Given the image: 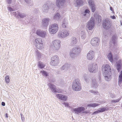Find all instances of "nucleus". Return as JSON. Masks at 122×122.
Returning <instances> with one entry per match:
<instances>
[{
	"mask_svg": "<svg viewBox=\"0 0 122 122\" xmlns=\"http://www.w3.org/2000/svg\"><path fill=\"white\" fill-rule=\"evenodd\" d=\"M36 55L38 59L41 58L42 57V55L41 53L37 51H36Z\"/></svg>",
	"mask_w": 122,
	"mask_h": 122,
	"instance_id": "nucleus-42",
	"label": "nucleus"
},
{
	"mask_svg": "<svg viewBox=\"0 0 122 122\" xmlns=\"http://www.w3.org/2000/svg\"><path fill=\"white\" fill-rule=\"evenodd\" d=\"M110 9L111 11H113V8L112 7H110Z\"/></svg>",
	"mask_w": 122,
	"mask_h": 122,
	"instance_id": "nucleus-55",
	"label": "nucleus"
},
{
	"mask_svg": "<svg viewBox=\"0 0 122 122\" xmlns=\"http://www.w3.org/2000/svg\"><path fill=\"white\" fill-rule=\"evenodd\" d=\"M81 49L80 47L77 46L76 47L73 48L72 51L77 55L78 56L81 53Z\"/></svg>",
	"mask_w": 122,
	"mask_h": 122,
	"instance_id": "nucleus-18",
	"label": "nucleus"
},
{
	"mask_svg": "<svg viewBox=\"0 0 122 122\" xmlns=\"http://www.w3.org/2000/svg\"><path fill=\"white\" fill-rule=\"evenodd\" d=\"M104 76L106 80L107 81H109L111 79V76L109 73H106L104 74L103 73Z\"/></svg>",
	"mask_w": 122,
	"mask_h": 122,
	"instance_id": "nucleus-26",
	"label": "nucleus"
},
{
	"mask_svg": "<svg viewBox=\"0 0 122 122\" xmlns=\"http://www.w3.org/2000/svg\"><path fill=\"white\" fill-rule=\"evenodd\" d=\"M50 19L48 18H44L42 20V23L43 26L47 27L49 24Z\"/></svg>",
	"mask_w": 122,
	"mask_h": 122,
	"instance_id": "nucleus-21",
	"label": "nucleus"
},
{
	"mask_svg": "<svg viewBox=\"0 0 122 122\" xmlns=\"http://www.w3.org/2000/svg\"><path fill=\"white\" fill-rule=\"evenodd\" d=\"M21 116H22V114H21Z\"/></svg>",
	"mask_w": 122,
	"mask_h": 122,
	"instance_id": "nucleus-58",
	"label": "nucleus"
},
{
	"mask_svg": "<svg viewBox=\"0 0 122 122\" xmlns=\"http://www.w3.org/2000/svg\"><path fill=\"white\" fill-rule=\"evenodd\" d=\"M35 41L36 43V46L37 48L40 49L43 48L42 41L41 39L37 38L35 39Z\"/></svg>",
	"mask_w": 122,
	"mask_h": 122,
	"instance_id": "nucleus-11",
	"label": "nucleus"
},
{
	"mask_svg": "<svg viewBox=\"0 0 122 122\" xmlns=\"http://www.w3.org/2000/svg\"><path fill=\"white\" fill-rule=\"evenodd\" d=\"M5 117H7V118L8 117V114L7 113H6L5 114Z\"/></svg>",
	"mask_w": 122,
	"mask_h": 122,
	"instance_id": "nucleus-56",
	"label": "nucleus"
},
{
	"mask_svg": "<svg viewBox=\"0 0 122 122\" xmlns=\"http://www.w3.org/2000/svg\"><path fill=\"white\" fill-rule=\"evenodd\" d=\"M100 41V39L99 38L95 37L91 39V43L93 46H96L99 45Z\"/></svg>",
	"mask_w": 122,
	"mask_h": 122,
	"instance_id": "nucleus-12",
	"label": "nucleus"
},
{
	"mask_svg": "<svg viewBox=\"0 0 122 122\" xmlns=\"http://www.w3.org/2000/svg\"><path fill=\"white\" fill-rule=\"evenodd\" d=\"M70 65L68 64H65L61 67V70H67L70 68Z\"/></svg>",
	"mask_w": 122,
	"mask_h": 122,
	"instance_id": "nucleus-29",
	"label": "nucleus"
},
{
	"mask_svg": "<svg viewBox=\"0 0 122 122\" xmlns=\"http://www.w3.org/2000/svg\"><path fill=\"white\" fill-rule=\"evenodd\" d=\"M65 0H56V5L58 7L63 6L64 5Z\"/></svg>",
	"mask_w": 122,
	"mask_h": 122,
	"instance_id": "nucleus-22",
	"label": "nucleus"
},
{
	"mask_svg": "<svg viewBox=\"0 0 122 122\" xmlns=\"http://www.w3.org/2000/svg\"><path fill=\"white\" fill-rule=\"evenodd\" d=\"M102 66V71L103 73L106 74V73H109V72L111 71V68L110 66L108 64H106L103 68Z\"/></svg>",
	"mask_w": 122,
	"mask_h": 122,
	"instance_id": "nucleus-13",
	"label": "nucleus"
},
{
	"mask_svg": "<svg viewBox=\"0 0 122 122\" xmlns=\"http://www.w3.org/2000/svg\"><path fill=\"white\" fill-rule=\"evenodd\" d=\"M76 3L78 6L81 5L83 3V2L82 0H76Z\"/></svg>",
	"mask_w": 122,
	"mask_h": 122,
	"instance_id": "nucleus-32",
	"label": "nucleus"
},
{
	"mask_svg": "<svg viewBox=\"0 0 122 122\" xmlns=\"http://www.w3.org/2000/svg\"><path fill=\"white\" fill-rule=\"evenodd\" d=\"M25 2L30 6L33 5V2L32 0H24Z\"/></svg>",
	"mask_w": 122,
	"mask_h": 122,
	"instance_id": "nucleus-33",
	"label": "nucleus"
},
{
	"mask_svg": "<svg viewBox=\"0 0 122 122\" xmlns=\"http://www.w3.org/2000/svg\"><path fill=\"white\" fill-rule=\"evenodd\" d=\"M95 24L94 20L91 18L86 25L87 28L90 30H92L94 27Z\"/></svg>",
	"mask_w": 122,
	"mask_h": 122,
	"instance_id": "nucleus-10",
	"label": "nucleus"
},
{
	"mask_svg": "<svg viewBox=\"0 0 122 122\" xmlns=\"http://www.w3.org/2000/svg\"><path fill=\"white\" fill-rule=\"evenodd\" d=\"M90 11L89 10L87 9H86L84 11V13L85 14H84V16H86V14L87 13L89 14L90 12Z\"/></svg>",
	"mask_w": 122,
	"mask_h": 122,
	"instance_id": "nucleus-47",
	"label": "nucleus"
},
{
	"mask_svg": "<svg viewBox=\"0 0 122 122\" xmlns=\"http://www.w3.org/2000/svg\"><path fill=\"white\" fill-rule=\"evenodd\" d=\"M41 73H42V75L46 76H48L49 73H48L47 72L44 71H41L40 72Z\"/></svg>",
	"mask_w": 122,
	"mask_h": 122,
	"instance_id": "nucleus-41",
	"label": "nucleus"
},
{
	"mask_svg": "<svg viewBox=\"0 0 122 122\" xmlns=\"http://www.w3.org/2000/svg\"><path fill=\"white\" fill-rule=\"evenodd\" d=\"M107 109L105 107H103L100 109V113H102L106 111Z\"/></svg>",
	"mask_w": 122,
	"mask_h": 122,
	"instance_id": "nucleus-46",
	"label": "nucleus"
},
{
	"mask_svg": "<svg viewBox=\"0 0 122 122\" xmlns=\"http://www.w3.org/2000/svg\"><path fill=\"white\" fill-rule=\"evenodd\" d=\"M100 105L99 103H91L87 105V107H95Z\"/></svg>",
	"mask_w": 122,
	"mask_h": 122,
	"instance_id": "nucleus-30",
	"label": "nucleus"
},
{
	"mask_svg": "<svg viewBox=\"0 0 122 122\" xmlns=\"http://www.w3.org/2000/svg\"><path fill=\"white\" fill-rule=\"evenodd\" d=\"M51 60V61L50 62V64L52 66H56L59 63V57L57 55H55L52 56Z\"/></svg>",
	"mask_w": 122,
	"mask_h": 122,
	"instance_id": "nucleus-8",
	"label": "nucleus"
},
{
	"mask_svg": "<svg viewBox=\"0 0 122 122\" xmlns=\"http://www.w3.org/2000/svg\"><path fill=\"white\" fill-rule=\"evenodd\" d=\"M49 4L48 3H46L44 4L42 7L43 12L44 13L48 12L49 9Z\"/></svg>",
	"mask_w": 122,
	"mask_h": 122,
	"instance_id": "nucleus-20",
	"label": "nucleus"
},
{
	"mask_svg": "<svg viewBox=\"0 0 122 122\" xmlns=\"http://www.w3.org/2000/svg\"><path fill=\"white\" fill-rule=\"evenodd\" d=\"M21 119L22 121H23V120H24L25 119V118L23 117V116H21Z\"/></svg>",
	"mask_w": 122,
	"mask_h": 122,
	"instance_id": "nucleus-54",
	"label": "nucleus"
},
{
	"mask_svg": "<svg viewBox=\"0 0 122 122\" xmlns=\"http://www.w3.org/2000/svg\"><path fill=\"white\" fill-rule=\"evenodd\" d=\"M67 24V22L65 20H64L62 23V27L64 28H66V25Z\"/></svg>",
	"mask_w": 122,
	"mask_h": 122,
	"instance_id": "nucleus-40",
	"label": "nucleus"
},
{
	"mask_svg": "<svg viewBox=\"0 0 122 122\" xmlns=\"http://www.w3.org/2000/svg\"><path fill=\"white\" fill-rule=\"evenodd\" d=\"M18 15L19 16L20 18H24L26 16V15L24 13H21L19 12L18 13Z\"/></svg>",
	"mask_w": 122,
	"mask_h": 122,
	"instance_id": "nucleus-36",
	"label": "nucleus"
},
{
	"mask_svg": "<svg viewBox=\"0 0 122 122\" xmlns=\"http://www.w3.org/2000/svg\"><path fill=\"white\" fill-rule=\"evenodd\" d=\"M5 82L7 83H9L10 81L9 79V76H6L5 78Z\"/></svg>",
	"mask_w": 122,
	"mask_h": 122,
	"instance_id": "nucleus-43",
	"label": "nucleus"
},
{
	"mask_svg": "<svg viewBox=\"0 0 122 122\" xmlns=\"http://www.w3.org/2000/svg\"><path fill=\"white\" fill-rule=\"evenodd\" d=\"M35 10H37V9H35Z\"/></svg>",
	"mask_w": 122,
	"mask_h": 122,
	"instance_id": "nucleus-60",
	"label": "nucleus"
},
{
	"mask_svg": "<svg viewBox=\"0 0 122 122\" xmlns=\"http://www.w3.org/2000/svg\"><path fill=\"white\" fill-rule=\"evenodd\" d=\"M118 85L120 86L122 82V70L119 73V75L118 78Z\"/></svg>",
	"mask_w": 122,
	"mask_h": 122,
	"instance_id": "nucleus-27",
	"label": "nucleus"
},
{
	"mask_svg": "<svg viewBox=\"0 0 122 122\" xmlns=\"http://www.w3.org/2000/svg\"><path fill=\"white\" fill-rule=\"evenodd\" d=\"M14 1H15V0H5L6 3L8 4L7 6H10V5H12Z\"/></svg>",
	"mask_w": 122,
	"mask_h": 122,
	"instance_id": "nucleus-34",
	"label": "nucleus"
},
{
	"mask_svg": "<svg viewBox=\"0 0 122 122\" xmlns=\"http://www.w3.org/2000/svg\"><path fill=\"white\" fill-rule=\"evenodd\" d=\"M121 25H122V22H121Z\"/></svg>",
	"mask_w": 122,
	"mask_h": 122,
	"instance_id": "nucleus-57",
	"label": "nucleus"
},
{
	"mask_svg": "<svg viewBox=\"0 0 122 122\" xmlns=\"http://www.w3.org/2000/svg\"><path fill=\"white\" fill-rule=\"evenodd\" d=\"M60 16V14L58 13H57L54 16V19L56 20H59Z\"/></svg>",
	"mask_w": 122,
	"mask_h": 122,
	"instance_id": "nucleus-35",
	"label": "nucleus"
},
{
	"mask_svg": "<svg viewBox=\"0 0 122 122\" xmlns=\"http://www.w3.org/2000/svg\"><path fill=\"white\" fill-rule=\"evenodd\" d=\"M69 31L68 30L64 29L61 31H59L58 36L60 38H64L68 36L69 35Z\"/></svg>",
	"mask_w": 122,
	"mask_h": 122,
	"instance_id": "nucleus-7",
	"label": "nucleus"
},
{
	"mask_svg": "<svg viewBox=\"0 0 122 122\" xmlns=\"http://www.w3.org/2000/svg\"><path fill=\"white\" fill-rule=\"evenodd\" d=\"M45 65L41 62H39L38 64V66L40 69L43 68L45 66Z\"/></svg>",
	"mask_w": 122,
	"mask_h": 122,
	"instance_id": "nucleus-38",
	"label": "nucleus"
},
{
	"mask_svg": "<svg viewBox=\"0 0 122 122\" xmlns=\"http://www.w3.org/2000/svg\"><path fill=\"white\" fill-rule=\"evenodd\" d=\"M121 107H122V103L121 104Z\"/></svg>",
	"mask_w": 122,
	"mask_h": 122,
	"instance_id": "nucleus-59",
	"label": "nucleus"
},
{
	"mask_svg": "<svg viewBox=\"0 0 122 122\" xmlns=\"http://www.w3.org/2000/svg\"><path fill=\"white\" fill-rule=\"evenodd\" d=\"M110 97L112 98H114L115 97V95L114 94H112V93L110 94Z\"/></svg>",
	"mask_w": 122,
	"mask_h": 122,
	"instance_id": "nucleus-51",
	"label": "nucleus"
},
{
	"mask_svg": "<svg viewBox=\"0 0 122 122\" xmlns=\"http://www.w3.org/2000/svg\"><path fill=\"white\" fill-rule=\"evenodd\" d=\"M99 113H100V110H97L96 111H95L92 114L93 115L95 114H98Z\"/></svg>",
	"mask_w": 122,
	"mask_h": 122,
	"instance_id": "nucleus-49",
	"label": "nucleus"
},
{
	"mask_svg": "<svg viewBox=\"0 0 122 122\" xmlns=\"http://www.w3.org/2000/svg\"><path fill=\"white\" fill-rule=\"evenodd\" d=\"M81 38L82 39H84L86 38V35L84 31H82L81 33Z\"/></svg>",
	"mask_w": 122,
	"mask_h": 122,
	"instance_id": "nucleus-37",
	"label": "nucleus"
},
{
	"mask_svg": "<svg viewBox=\"0 0 122 122\" xmlns=\"http://www.w3.org/2000/svg\"><path fill=\"white\" fill-rule=\"evenodd\" d=\"M102 25L103 28L106 30H108L111 27L112 25L111 20L107 18L103 20Z\"/></svg>",
	"mask_w": 122,
	"mask_h": 122,
	"instance_id": "nucleus-3",
	"label": "nucleus"
},
{
	"mask_svg": "<svg viewBox=\"0 0 122 122\" xmlns=\"http://www.w3.org/2000/svg\"><path fill=\"white\" fill-rule=\"evenodd\" d=\"M98 86V84L97 81L95 79L92 80V87L94 89H96Z\"/></svg>",
	"mask_w": 122,
	"mask_h": 122,
	"instance_id": "nucleus-25",
	"label": "nucleus"
},
{
	"mask_svg": "<svg viewBox=\"0 0 122 122\" xmlns=\"http://www.w3.org/2000/svg\"><path fill=\"white\" fill-rule=\"evenodd\" d=\"M107 57L108 60L111 62L113 63L114 62V59L113 57V55L112 53L110 52L107 56Z\"/></svg>",
	"mask_w": 122,
	"mask_h": 122,
	"instance_id": "nucleus-24",
	"label": "nucleus"
},
{
	"mask_svg": "<svg viewBox=\"0 0 122 122\" xmlns=\"http://www.w3.org/2000/svg\"><path fill=\"white\" fill-rule=\"evenodd\" d=\"M73 89L75 91H79L81 89V87L80 80L78 79H75L72 85Z\"/></svg>",
	"mask_w": 122,
	"mask_h": 122,
	"instance_id": "nucleus-2",
	"label": "nucleus"
},
{
	"mask_svg": "<svg viewBox=\"0 0 122 122\" xmlns=\"http://www.w3.org/2000/svg\"><path fill=\"white\" fill-rule=\"evenodd\" d=\"M83 77L85 81L86 82H88V79L89 76H88L86 74H84L83 76Z\"/></svg>",
	"mask_w": 122,
	"mask_h": 122,
	"instance_id": "nucleus-39",
	"label": "nucleus"
},
{
	"mask_svg": "<svg viewBox=\"0 0 122 122\" xmlns=\"http://www.w3.org/2000/svg\"><path fill=\"white\" fill-rule=\"evenodd\" d=\"M117 36L115 34L112 37L111 39L110 40V44L111 47H114L116 46L117 42Z\"/></svg>",
	"mask_w": 122,
	"mask_h": 122,
	"instance_id": "nucleus-6",
	"label": "nucleus"
},
{
	"mask_svg": "<svg viewBox=\"0 0 122 122\" xmlns=\"http://www.w3.org/2000/svg\"><path fill=\"white\" fill-rule=\"evenodd\" d=\"M110 18L112 19H115L116 18V17L114 16L113 15V16H112L111 15L110 16Z\"/></svg>",
	"mask_w": 122,
	"mask_h": 122,
	"instance_id": "nucleus-52",
	"label": "nucleus"
},
{
	"mask_svg": "<svg viewBox=\"0 0 122 122\" xmlns=\"http://www.w3.org/2000/svg\"><path fill=\"white\" fill-rule=\"evenodd\" d=\"M56 96L57 98L61 101H65L67 98L66 96L60 94H57Z\"/></svg>",
	"mask_w": 122,
	"mask_h": 122,
	"instance_id": "nucleus-16",
	"label": "nucleus"
},
{
	"mask_svg": "<svg viewBox=\"0 0 122 122\" xmlns=\"http://www.w3.org/2000/svg\"><path fill=\"white\" fill-rule=\"evenodd\" d=\"M69 54L70 57L73 59H75L76 56H77L72 50L70 51Z\"/></svg>",
	"mask_w": 122,
	"mask_h": 122,
	"instance_id": "nucleus-31",
	"label": "nucleus"
},
{
	"mask_svg": "<svg viewBox=\"0 0 122 122\" xmlns=\"http://www.w3.org/2000/svg\"><path fill=\"white\" fill-rule=\"evenodd\" d=\"M61 41L59 40H54L52 42L51 47L54 52L57 51L61 47Z\"/></svg>",
	"mask_w": 122,
	"mask_h": 122,
	"instance_id": "nucleus-1",
	"label": "nucleus"
},
{
	"mask_svg": "<svg viewBox=\"0 0 122 122\" xmlns=\"http://www.w3.org/2000/svg\"><path fill=\"white\" fill-rule=\"evenodd\" d=\"M94 52L92 50L90 51L87 54V58L89 60H92L94 57Z\"/></svg>",
	"mask_w": 122,
	"mask_h": 122,
	"instance_id": "nucleus-17",
	"label": "nucleus"
},
{
	"mask_svg": "<svg viewBox=\"0 0 122 122\" xmlns=\"http://www.w3.org/2000/svg\"><path fill=\"white\" fill-rule=\"evenodd\" d=\"M89 92L94 95H96V94H98V92L97 91H95L93 90H91L89 91Z\"/></svg>",
	"mask_w": 122,
	"mask_h": 122,
	"instance_id": "nucleus-45",
	"label": "nucleus"
},
{
	"mask_svg": "<svg viewBox=\"0 0 122 122\" xmlns=\"http://www.w3.org/2000/svg\"><path fill=\"white\" fill-rule=\"evenodd\" d=\"M77 41V40L75 37H72L71 40V46H73L76 43Z\"/></svg>",
	"mask_w": 122,
	"mask_h": 122,
	"instance_id": "nucleus-28",
	"label": "nucleus"
},
{
	"mask_svg": "<svg viewBox=\"0 0 122 122\" xmlns=\"http://www.w3.org/2000/svg\"><path fill=\"white\" fill-rule=\"evenodd\" d=\"M9 6H7V8L8 10L10 12L13 11L14 10L11 7H9Z\"/></svg>",
	"mask_w": 122,
	"mask_h": 122,
	"instance_id": "nucleus-48",
	"label": "nucleus"
},
{
	"mask_svg": "<svg viewBox=\"0 0 122 122\" xmlns=\"http://www.w3.org/2000/svg\"><path fill=\"white\" fill-rule=\"evenodd\" d=\"M2 105L3 106H5V103L4 102H2L1 103Z\"/></svg>",
	"mask_w": 122,
	"mask_h": 122,
	"instance_id": "nucleus-53",
	"label": "nucleus"
},
{
	"mask_svg": "<svg viewBox=\"0 0 122 122\" xmlns=\"http://www.w3.org/2000/svg\"><path fill=\"white\" fill-rule=\"evenodd\" d=\"M48 85L51 91L53 92H58L57 90L56 86L52 84L49 83Z\"/></svg>",
	"mask_w": 122,
	"mask_h": 122,
	"instance_id": "nucleus-19",
	"label": "nucleus"
},
{
	"mask_svg": "<svg viewBox=\"0 0 122 122\" xmlns=\"http://www.w3.org/2000/svg\"><path fill=\"white\" fill-rule=\"evenodd\" d=\"M122 67V63L121 60L118 61L117 63L116 68L118 72H119Z\"/></svg>",
	"mask_w": 122,
	"mask_h": 122,
	"instance_id": "nucleus-23",
	"label": "nucleus"
},
{
	"mask_svg": "<svg viewBox=\"0 0 122 122\" xmlns=\"http://www.w3.org/2000/svg\"><path fill=\"white\" fill-rule=\"evenodd\" d=\"M89 4L90 7L92 11L94 12L96 10L95 7V5L94 3V1L93 0H89Z\"/></svg>",
	"mask_w": 122,
	"mask_h": 122,
	"instance_id": "nucleus-15",
	"label": "nucleus"
},
{
	"mask_svg": "<svg viewBox=\"0 0 122 122\" xmlns=\"http://www.w3.org/2000/svg\"><path fill=\"white\" fill-rule=\"evenodd\" d=\"M121 97L120 98H119L116 100H113L111 101V102L112 103H116L119 102L121 99Z\"/></svg>",
	"mask_w": 122,
	"mask_h": 122,
	"instance_id": "nucleus-44",
	"label": "nucleus"
},
{
	"mask_svg": "<svg viewBox=\"0 0 122 122\" xmlns=\"http://www.w3.org/2000/svg\"><path fill=\"white\" fill-rule=\"evenodd\" d=\"M88 69L91 73H95L98 70L97 64L95 63L89 64L88 66Z\"/></svg>",
	"mask_w": 122,
	"mask_h": 122,
	"instance_id": "nucleus-5",
	"label": "nucleus"
},
{
	"mask_svg": "<svg viewBox=\"0 0 122 122\" xmlns=\"http://www.w3.org/2000/svg\"><path fill=\"white\" fill-rule=\"evenodd\" d=\"M36 33L37 35L42 38H44L47 36L46 33L45 31L39 30H37Z\"/></svg>",
	"mask_w": 122,
	"mask_h": 122,
	"instance_id": "nucleus-14",
	"label": "nucleus"
},
{
	"mask_svg": "<svg viewBox=\"0 0 122 122\" xmlns=\"http://www.w3.org/2000/svg\"><path fill=\"white\" fill-rule=\"evenodd\" d=\"M63 105H65V107H68L69 106L68 104L67 103L64 102L62 103Z\"/></svg>",
	"mask_w": 122,
	"mask_h": 122,
	"instance_id": "nucleus-50",
	"label": "nucleus"
},
{
	"mask_svg": "<svg viewBox=\"0 0 122 122\" xmlns=\"http://www.w3.org/2000/svg\"><path fill=\"white\" fill-rule=\"evenodd\" d=\"M85 110V108L83 107H79L77 108L72 109V110L77 114H79L81 112L86 113V112H84Z\"/></svg>",
	"mask_w": 122,
	"mask_h": 122,
	"instance_id": "nucleus-9",
	"label": "nucleus"
},
{
	"mask_svg": "<svg viewBox=\"0 0 122 122\" xmlns=\"http://www.w3.org/2000/svg\"><path fill=\"white\" fill-rule=\"evenodd\" d=\"M58 29V25L57 24L54 23L52 24L49 26V32L51 34H55L57 31Z\"/></svg>",
	"mask_w": 122,
	"mask_h": 122,
	"instance_id": "nucleus-4",
	"label": "nucleus"
}]
</instances>
